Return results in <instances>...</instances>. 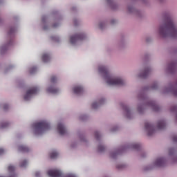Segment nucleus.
I'll list each match as a JSON object with an SVG mask.
<instances>
[{
  "mask_svg": "<svg viewBox=\"0 0 177 177\" xmlns=\"http://www.w3.org/2000/svg\"><path fill=\"white\" fill-rule=\"evenodd\" d=\"M128 10H129V12H133V10H135L133 9V7L129 6L128 7Z\"/></svg>",
  "mask_w": 177,
  "mask_h": 177,
  "instance_id": "c756f323",
  "label": "nucleus"
},
{
  "mask_svg": "<svg viewBox=\"0 0 177 177\" xmlns=\"http://www.w3.org/2000/svg\"><path fill=\"white\" fill-rule=\"evenodd\" d=\"M3 50H5V48H1V53H3Z\"/></svg>",
  "mask_w": 177,
  "mask_h": 177,
  "instance_id": "37998d69",
  "label": "nucleus"
},
{
  "mask_svg": "<svg viewBox=\"0 0 177 177\" xmlns=\"http://www.w3.org/2000/svg\"><path fill=\"white\" fill-rule=\"evenodd\" d=\"M173 151H174V149H169V154L170 156L172 155Z\"/></svg>",
  "mask_w": 177,
  "mask_h": 177,
  "instance_id": "58836bf2",
  "label": "nucleus"
},
{
  "mask_svg": "<svg viewBox=\"0 0 177 177\" xmlns=\"http://www.w3.org/2000/svg\"><path fill=\"white\" fill-rule=\"evenodd\" d=\"M7 127H9V123H1V128H6Z\"/></svg>",
  "mask_w": 177,
  "mask_h": 177,
  "instance_id": "5701e85b",
  "label": "nucleus"
},
{
  "mask_svg": "<svg viewBox=\"0 0 177 177\" xmlns=\"http://www.w3.org/2000/svg\"><path fill=\"white\" fill-rule=\"evenodd\" d=\"M52 39H55V41H59V39H57V37H53Z\"/></svg>",
  "mask_w": 177,
  "mask_h": 177,
  "instance_id": "a19ab883",
  "label": "nucleus"
},
{
  "mask_svg": "<svg viewBox=\"0 0 177 177\" xmlns=\"http://www.w3.org/2000/svg\"><path fill=\"white\" fill-rule=\"evenodd\" d=\"M44 30H46V26H44Z\"/></svg>",
  "mask_w": 177,
  "mask_h": 177,
  "instance_id": "8fccbe9b",
  "label": "nucleus"
},
{
  "mask_svg": "<svg viewBox=\"0 0 177 177\" xmlns=\"http://www.w3.org/2000/svg\"><path fill=\"white\" fill-rule=\"evenodd\" d=\"M18 149L19 151H23L24 153H27V151H28V148L24 146H19Z\"/></svg>",
  "mask_w": 177,
  "mask_h": 177,
  "instance_id": "a211bd4d",
  "label": "nucleus"
},
{
  "mask_svg": "<svg viewBox=\"0 0 177 177\" xmlns=\"http://www.w3.org/2000/svg\"><path fill=\"white\" fill-rule=\"evenodd\" d=\"M122 107H123L124 110L126 111V117H127V118H131V116H129L131 115V112L129 111L128 106H127V105H124V104H122Z\"/></svg>",
  "mask_w": 177,
  "mask_h": 177,
  "instance_id": "4468645a",
  "label": "nucleus"
},
{
  "mask_svg": "<svg viewBox=\"0 0 177 177\" xmlns=\"http://www.w3.org/2000/svg\"><path fill=\"white\" fill-rule=\"evenodd\" d=\"M85 38V35H76L75 36L71 37L70 42L72 45H74L75 42L78 41V39L82 40Z\"/></svg>",
  "mask_w": 177,
  "mask_h": 177,
  "instance_id": "423d86ee",
  "label": "nucleus"
},
{
  "mask_svg": "<svg viewBox=\"0 0 177 177\" xmlns=\"http://www.w3.org/2000/svg\"><path fill=\"white\" fill-rule=\"evenodd\" d=\"M117 168H118V169H122L125 168V165H118L117 166Z\"/></svg>",
  "mask_w": 177,
  "mask_h": 177,
  "instance_id": "393cba45",
  "label": "nucleus"
},
{
  "mask_svg": "<svg viewBox=\"0 0 177 177\" xmlns=\"http://www.w3.org/2000/svg\"><path fill=\"white\" fill-rule=\"evenodd\" d=\"M133 148L136 149V150H139V149L140 148V145L138 144H134L133 145Z\"/></svg>",
  "mask_w": 177,
  "mask_h": 177,
  "instance_id": "4be33fe9",
  "label": "nucleus"
},
{
  "mask_svg": "<svg viewBox=\"0 0 177 177\" xmlns=\"http://www.w3.org/2000/svg\"><path fill=\"white\" fill-rule=\"evenodd\" d=\"M48 175L50 177H62V172L59 170H49Z\"/></svg>",
  "mask_w": 177,
  "mask_h": 177,
  "instance_id": "0eeeda50",
  "label": "nucleus"
},
{
  "mask_svg": "<svg viewBox=\"0 0 177 177\" xmlns=\"http://www.w3.org/2000/svg\"><path fill=\"white\" fill-rule=\"evenodd\" d=\"M157 127L158 129H164V128H165V122H164V120H160L158 122Z\"/></svg>",
  "mask_w": 177,
  "mask_h": 177,
  "instance_id": "2eb2a0df",
  "label": "nucleus"
},
{
  "mask_svg": "<svg viewBox=\"0 0 177 177\" xmlns=\"http://www.w3.org/2000/svg\"><path fill=\"white\" fill-rule=\"evenodd\" d=\"M95 138H96L97 140H99V136H100V134H99V133H97V131H95Z\"/></svg>",
  "mask_w": 177,
  "mask_h": 177,
  "instance_id": "cd10ccee",
  "label": "nucleus"
},
{
  "mask_svg": "<svg viewBox=\"0 0 177 177\" xmlns=\"http://www.w3.org/2000/svg\"><path fill=\"white\" fill-rule=\"evenodd\" d=\"M42 60L44 62V63H46L49 60V55L44 54L42 56Z\"/></svg>",
  "mask_w": 177,
  "mask_h": 177,
  "instance_id": "6ab92c4d",
  "label": "nucleus"
},
{
  "mask_svg": "<svg viewBox=\"0 0 177 177\" xmlns=\"http://www.w3.org/2000/svg\"><path fill=\"white\" fill-rule=\"evenodd\" d=\"M35 71H37V68H32L30 70V74H34V73H35Z\"/></svg>",
  "mask_w": 177,
  "mask_h": 177,
  "instance_id": "bb28decb",
  "label": "nucleus"
},
{
  "mask_svg": "<svg viewBox=\"0 0 177 177\" xmlns=\"http://www.w3.org/2000/svg\"><path fill=\"white\" fill-rule=\"evenodd\" d=\"M117 129V127H115V129H114V128H113L112 129H111V131H112V132H115V130Z\"/></svg>",
  "mask_w": 177,
  "mask_h": 177,
  "instance_id": "49530a36",
  "label": "nucleus"
},
{
  "mask_svg": "<svg viewBox=\"0 0 177 177\" xmlns=\"http://www.w3.org/2000/svg\"><path fill=\"white\" fill-rule=\"evenodd\" d=\"M160 34L165 38L167 37H171V38H176L177 28L175 27L174 22L171 17H167L164 18L162 24L159 28Z\"/></svg>",
  "mask_w": 177,
  "mask_h": 177,
  "instance_id": "f257e3e1",
  "label": "nucleus"
},
{
  "mask_svg": "<svg viewBox=\"0 0 177 177\" xmlns=\"http://www.w3.org/2000/svg\"><path fill=\"white\" fill-rule=\"evenodd\" d=\"M57 155H58L57 153L53 152L50 153V158H56V157H57Z\"/></svg>",
  "mask_w": 177,
  "mask_h": 177,
  "instance_id": "aec40b11",
  "label": "nucleus"
},
{
  "mask_svg": "<svg viewBox=\"0 0 177 177\" xmlns=\"http://www.w3.org/2000/svg\"><path fill=\"white\" fill-rule=\"evenodd\" d=\"M92 107H93V109H97V104H96V103H93V104H92Z\"/></svg>",
  "mask_w": 177,
  "mask_h": 177,
  "instance_id": "2f4dec72",
  "label": "nucleus"
},
{
  "mask_svg": "<svg viewBox=\"0 0 177 177\" xmlns=\"http://www.w3.org/2000/svg\"><path fill=\"white\" fill-rule=\"evenodd\" d=\"M111 24H114V23H115V21L114 19H113L111 21Z\"/></svg>",
  "mask_w": 177,
  "mask_h": 177,
  "instance_id": "a18cd8bd",
  "label": "nucleus"
},
{
  "mask_svg": "<svg viewBox=\"0 0 177 177\" xmlns=\"http://www.w3.org/2000/svg\"><path fill=\"white\" fill-rule=\"evenodd\" d=\"M149 106H151V107L153 110V111H160V110L161 109L154 102H151V103H149Z\"/></svg>",
  "mask_w": 177,
  "mask_h": 177,
  "instance_id": "9b49d317",
  "label": "nucleus"
},
{
  "mask_svg": "<svg viewBox=\"0 0 177 177\" xmlns=\"http://www.w3.org/2000/svg\"><path fill=\"white\" fill-rule=\"evenodd\" d=\"M3 109H4V110H8V105H4Z\"/></svg>",
  "mask_w": 177,
  "mask_h": 177,
  "instance_id": "c03bdc74",
  "label": "nucleus"
},
{
  "mask_svg": "<svg viewBox=\"0 0 177 177\" xmlns=\"http://www.w3.org/2000/svg\"><path fill=\"white\" fill-rule=\"evenodd\" d=\"M27 165V161L26 160H24L23 161L21 165H20V167H21L22 168L26 167Z\"/></svg>",
  "mask_w": 177,
  "mask_h": 177,
  "instance_id": "b1692460",
  "label": "nucleus"
},
{
  "mask_svg": "<svg viewBox=\"0 0 177 177\" xmlns=\"http://www.w3.org/2000/svg\"><path fill=\"white\" fill-rule=\"evenodd\" d=\"M58 26H59V24H55L53 25V27L54 28H56V27H58Z\"/></svg>",
  "mask_w": 177,
  "mask_h": 177,
  "instance_id": "ea45409f",
  "label": "nucleus"
},
{
  "mask_svg": "<svg viewBox=\"0 0 177 177\" xmlns=\"http://www.w3.org/2000/svg\"><path fill=\"white\" fill-rule=\"evenodd\" d=\"M36 176H39V173L37 172L36 173Z\"/></svg>",
  "mask_w": 177,
  "mask_h": 177,
  "instance_id": "09e8293b",
  "label": "nucleus"
},
{
  "mask_svg": "<svg viewBox=\"0 0 177 177\" xmlns=\"http://www.w3.org/2000/svg\"><path fill=\"white\" fill-rule=\"evenodd\" d=\"M57 131L60 135H65L66 133V128L62 123H59L57 125Z\"/></svg>",
  "mask_w": 177,
  "mask_h": 177,
  "instance_id": "1a4fd4ad",
  "label": "nucleus"
},
{
  "mask_svg": "<svg viewBox=\"0 0 177 177\" xmlns=\"http://www.w3.org/2000/svg\"><path fill=\"white\" fill-rule=\"evenodd\" d=\"M167 71L171 73H174V71H176V64L174 62L170 63L167 66Z\"/></svg>",
  "mask_w": 177,
  "mask_h": 177,
  "instance_id": "9d476101",
  "label": "nucleus"
},
{
  "mask_svg": "<svg viewBox=\"0 0 177 177\" xmlns=\"http://www.w3.org/2000/svg\"><path fill=\"white\" fill-rule=\"evenodd\" d=\"M140 97H142L141 95H140Z\"/></svg>",
  "mask_w": 177,
  "mask_h": 177,
  "instance_id": "864d4df0",
  "label": "nucleus"
},
{
  "mask_svg": "<svg viewBox=\"0 0 177 177\" xmlns=\"http://www.w3.org/2000/svg\"><path fill=\"white\" fill-rule=\"evenodd\" d=\"M163 93H171L174 96L177 97V84L165 88L163 91Z\"/></svg>",
  "mask_w": 177,
  "mask_h": 177,
  "instance_id": "20e7f679",
  "label": "nucleus"
},
{
  "mask_svg": "<svg viewBox=\"0 0 177 177\" xmlns=\"http://www.w3.org/2000/svg\"><path fill=\"white\" fill-rule=\"evenodd\" d=\"M138 111L142 114V113H143V111H142V106H138Z\"/></svg>",
  "mask_w": 177,
  "mask_h": 177,
  "instance_id": "7c9ffc66",
  "label": "nucleus"
},
{
  "mask_svg": "<svg viewBox=\"0 0 177 177\" xmlns=\"http://www.w3.org/2000/svg\"><path fill=\"white\" fill-rule=\"evenodd\" d=\"M116 156H117V155H116L115 153H111V157L112 158H115Z\"/></svg>",
  "mask_w": 177,
  "mask_h": 177,
  "instance_id": "473e14b6",
  "label": "nucleus"
},
{
  "mask_svg": "<svg viewBox=\"0 0 177 177\" xmlns=\"http://www.w3.org/2000/svg\"><path fill=\"white\" fill-rule=\"evenodd\" d=\"M14 31H16V29H15V28H11L10 29L9 33H10V34H13V32H14Z\"/></svg>",
  "mask_w": 177,
  "mask_h": 177,
  "instance_id": "c85d7f7f",
  "label": "nucleus"
},
{
  "mask_svg": "<svg viewBox=\"0 0 177 177\" xmlns=\"http://www.w3.org/2000/svg\"><path fill=\"white\" fill-rule=\"evenodd\" d=\"M32 127L35 135H42L46 129H49V124L45 121L36 122Z\"/></svg>",
  "mask_w": 177,
  "mask_h": 177,
  "instance_id": "7ed1b4c3",
  "label": "nucleus"
},
{
  "mask_svg": "<svg viewBox=\"0 0 177 177\" xmlns=\"http://www.w3.org/2000/svg\"><path fill=\"white\" fill-rule=\"evenodd\" d=\"M145 127L148 132V136H151L154 132V130L153 129V125L149 122H146Z\"/></svg>",
  "mask_w": 177,
  "mask_h": 177,
  "instance_id": "6e6552de",
  "label": "nucleus"
},
{
  "mask_svg": "<svg viewBox=\"0 0 177 177\" xmlns=\"http://www.w3.org/2000/svg\"><path fill=\"white\" fill-rule=\"evenodd\" d=\"M8 171H9V172H13V171H15V167L9 166L8 167Z\"/></svg>",
  "mask_w": 177,
  "mask_h": 177,
  "instance_id": "a878e982",
  "label": "nucleus"
},
{
  "mask_svg": "<svg viewBox=\"0 0 177 177\" xmlns=\"http://www.w3.org/2000/svg\"><path fill=\"white\" fill-rule=\"evenodd\" d=\"M176 110H177V106H173L171 108V111H176Z\"/></svg>",
  "mask_w": 177,
  "mask_h": 177,
  "instance_id": "f704fd0d",
  "label": "nucleus"
},
{
  "mask_svg": "<svg viewBox=\"0 0 177 177\" xmlns=\"http://www.w3.org/2000/svg\"><path fill=\"white\" fill-rule=\"evenodd\" d=\"M76 21H77L75 20V22H76Z\"/></svg>",
  "mask_w": 177,
  "mask_h": 177,
  "instance_id": "603ef678",
  "label": "nucleus"
},
{
  "mask_svg": "<svg viewBox=\"0 0 177 177\" xmlns=\"http://www.w3.org/2000/svg\"><path fill=\"white\" fill-rule=\"evenodd\" d=\"M173 140H174V142H177V136H174L173 137Z\"/></svg>",
  "mask_w": 177,
  "mask_h": 177,
  "instance_id": "4c0bfd02",
  "label": "nucleus"
},
{
  "mask_svg": "<svg viewBox=\"0 0 177 177\" xmlns=\"http://www.w3.org/2000/svg\"><path fill=\"white\" fill-rule=\"evenodd\" d=\"M0 21H1V19H0Z\"/></svg>",
  "mask_w": 177,
  "mask_h": 177,
  "instance_id": "5fc2aeb1",
  "label": "nucleus"
},
{
  "mask_svg": "<svg viewBox=\"0 0 177 177\" xmlns=\"http://www.w3.org/2000/svg\"><path fill=\"white\" fill-rule=\"evenodd\" d=\"M47 92H48V93H57V92H59V89L50 87L47 89Z\"/></svg>",
  "mask_w": 177,
  "mask_h": 177,
  "instance_id": "dca6fc26",
  "label": "nucleus"
},
{
  "mask_svg": "<svg viewBox=\"0 0 177 177\" xmlns=\"http://www.w3.org/2000/svg\"><path fill=\"white\" fill-rule=\"evenodd\" d=\"M1 154H3V149H0V156Z\"/></svg>",
  "mask_w": 177,
  "mask_h": 177,
  "instance_id": "79ce46f5",
  "label": "nucleus"
},
{
  "mask_svg": "<svg viewBox=\"0 0 177 177\" xmlns=\"http://www.w3.org/2000/svg\"><path fill=\"white\" fill-rule=\"evenodd\" d=\"M107 1V2H110V0H106Z\"/></svg>",
  "mask_w": 177,
  "mask_h": 177,
  "instance_id": "3c124183",
  "label": "nucleus"
},
{
  "mask_svg": "<svg viewBox=\"0 0 177 177\" xmlns=\"http://www.w3.org/2000/svg\"><path fill=\"white\" fill-rule=\"evenodd\" d=\"M104 147L100 145L98 146V151H100V153H102V151H104Z\"/></svg>",
  "mask_w": 177,
  "mask_h": 177,
  "instance_id": "412c9836",
  "label": "nucleus"
},
{
  "mask_svg": "<svg viewBox=\"0 0 177 177\" xmlns=\"http://www.w3.org/2000/svg\"><path fill=\"white\" fill-rule=\"evenodd\" d=\"M98 70L101 74L106 75L105 80L108 85H124V81L122 80L109 77V71L104 66H99Z\"/></svg>",
  "mask_w": 177,
  "mask_h": 177,
  "instance_id": "f03ea898",
  "label": "nucleus"
},
{
  "mask_svg": "<svg viewBox=\"0 0 177 177\" xmlns=\"http://www.w3.org/2000/svg\"><path fill=\"white\" fill-rule=\"evenodd\" d=\"M149 73H150V69H149V68L145 69V70H144L142 73H140L139 75V77L140 78H146V77H147V75H149Z\"/></svg>",
  "mask_w": 177,
  "mask_h": 177,
  "instance_id": "ddd939ff",
  "label": "nucleus"
},
{
  "mask_svg": "<svg viewBox=\"0 0 177 177\" xmlns=\"http://www.w3.org/2000/svg\"><path fill=\"white\" fill-rule=\"evenodd\" d=\"M38 92V89L37 88H32L28 90L26 94L24 95V100H30L31 99V96L32 95H35Z\"/></svg>",
  "mask_w": 177,
  "mask_h": 177,
  "instance_id": "39448f33",
  "label": "nucleus"
},
{
  "mask_svg": "<svg viewBox=\"0 0 177 177\" xmlns=\"http://www.w3.org/2000/svg\"><path fill=\"white\" fill-rule=\"evenodd\" d=\"M103 26H104V23L103 22L100 23V28H103Z\"/></svg>",
  "mask_w": 177,
  "mask_h": 177,
  "instance_id": "72a5a7b5",
  "label": "nucleus"
},
{
  "mask_svg": "<svg viewBox=\"0 0 177 177\" xmlns=\"http://www.w3.org/2000/svg\"><path fill=\"white\" fill-rule=\"evenodd\" d=\"M152 89H157V84H155L152 86Z\"/></svg>",
  "mask_w": 177,
  "mask_h": 177,
  "instance_id": "e433bc0d",
  "label": "nucleus"
},
{
  "mask_svg": "<svg viewBox=\"0 0 177 177\" xmlns=\"http://www.w3.org/2000/svg\"><path fill=\"white\" fill-rule=\"evenodd\" d=\"M74 93H81L82 92V88L80 86L74 87L73 88Z\"/></svg>",
  "mask_w": 177,
  "mask_h": 177,
  "instance_id": "f3484780",
  "label": "nucleus"
},
{
  "mask_svg": "<svg viewBox=\"0 0 177 177\" xmlns=\"http://www.w3.org/2000/svg\"><path fill=\"white\" fill-rule=\"evenodd\" d=\"M56 81V78L55 77H51V82H55Z\"/></svg>",
  "mask_w": 177,
  "mask_h": 177,
  "instance_id": "c9c22d12",
  "label": "nucleus"
},
{
  "mask_svg": "<svg viewBox=\"0 0 177 177\" xmlns=\"http://www.w3.org/2000/svg\"><path fill=\"white\" fill-rule=\"evenodd\" d=\"M45 19H46V17H42V21H45Z\"/></svg>",
  "mask_w": 177,
  "mask_h": 177,
  "instance_id": "de8ad7c7",
  "label": "nucleus"
},
{
  "mask_svg": "<svg viewBox=\"0 0 177 177\" xmlns=\"http://www.w3.org/2000/svg\"><path fill=\"white\" fill-rule=\"evenodd\" d=\"M165 163V160H164L163 158H159L157 159L156 161L155 162V165H156V167H162V165H164Z\"/></svg>",
  "mask_w": 177,
  "mask_h": 177,
  "instance_id": "f8f14e48",
  "label": "nucleus"
}]
</instances>
